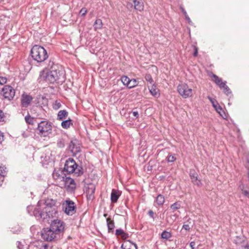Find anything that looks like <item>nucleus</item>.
<instances>
[{
  "label": "nucleus",
  "mask_w": 249,
  "mask_h": 249,
  "mask_svg": "<svg viewBox=\"0 0 249 249\" xmlns=\"http://www.w3.org/2000/svg\"><path fill=\"white\" fill-rule=\"evenodd\" d=\"M49 65H51V67L48 70V81L52 84L64 81L65 72L63 69L58 65L54 64L51 62H49Z\"/></svg>",
  "instance_id": "nucleus-1"
},
{
  "label": "nucleus",
  "mask_w": 249,
  "mask_h": 249,
  "mask_svg": "<svg viewBox=\"0 0 249 249\" xmlns=\"http://www.w3.org/2000/svg\"><path fill=\"white\" fill-rule=\"evenodd\" d=\"M65 226V223L62 220L58 219L53 220L48 230V241L59 238L64 231Z\"/></svg>",
  "instance_id": "nucleus-2"
},
{
  "label": "nucleus",
  "mask_w": 249,
  "mask_h": 249,
  "mask_svg": "<svg viewBox=\"0 0 249 249\" xmlns=\"http://www.w3.org/2000/svg\"><path fill=\"white\" fill-rule=\"evenodd\" d=\"M46 200L39 201L38 202V208H35L33 212V214L38 219H42L43 220H44L47 217V211L46 210L47 204H46ZM32 209L33 206H28L27 207V210L31 215L32 213L30 212V211H32Z\"/></svg>",
  "instance_id": "nucleus-3"
},
{
  "label": "nucleus",
  "mask_w": 249,
  "mask_h": 249,
  "mask_svg": "<svg viewBox=\"0 0 249 249\" xmlns=\"http://www.w3.org/2000/svg\"><path fill=\"white\" fill-rule=\"evenodd\" d=\"M64 170L68 174L74 173L77 176L83 174L82 167L79 166L75 161L71 158L66 160Z\"/></svg>",
  "instance_id": "nucleus-4"
},
{
  "label": "nucleus",
  "mask_w": 249,
  "mask_h": 249,
  "mask_svg": "<svg viewBox=\"0 0 249 249\" xmlns=\"http://www.w3.org/2000/svg\"><path fill=\"white\" fill-rule=\"evenodd\" d=\"M32 57L38 62H42L46 59L47 51L42 46L35 45L31 51Z\"/></svg>",
  "instance_id": "nucleus-5"
},
{
  "label": "nucleus",
  "mask_w": 249,
  "mask_h": 249,
  "mask_svg": "<svg viewBox=\"0 0 249 249\" xmlns=\"http://www.w3.org/2000/svg\"><path fill=\"white\" fill-rule=\"evenodd\" d=\"M59 206L60 203L56 199H48V216L49 217L56 216Z\"/></svg>",
  "instance_id": "nucleus-6"
},
{
  "label": "nucleus",
  "mask_w": 249,
  "mask_h": 249,
  "mask_svg": "<svg viewBox=\"0 0 249 249\" xmlns=\"http://www.w3.org/2000/svg\"><path fill=\"white\" fill-rule=\"evenodd\" d=\"M177 90L183 98H187L193 95V89L185 83L179 84L177 87Z\"/></svg>",
  "instance_id": "nucleus-7"
},
{
  "label": "nucleus",
  "mask_w": 249,
  "mask_h": 249,
  "mask_svg": "<svg viewBox=\"0 0 249 249\" xmlns=\"http://www.w3.org/2000/svg\"><path fill=\"white\" fill-rule=\"evenodd\" d=\"M65 213L69 215H72L76 213V207L75 203L70 199L66 200L62 204Z\"/></svg>",
  "instance_id": "nucleus-8"
},
{
  "label": "nucleus",
  "mask_w": 249,
  "mask_h": 249,
  "mask_svg": "<svg viewBox=\"0 0 249 249\" xmlns=\"http://www.w3.org/2000/svg\"><path fill=\"white\" fill-rule=\"evenodd\" d=\"M0 94L3 96L4 99L11 101L15 96V90L11 86L5 85L2 89Z\"/></svg>",
  "instance_id": "nucleus-9"
},
{
  "label": "nucleus",
  "mask_w": 249,
  "mask_h": 249,
  "mask_svg": "<svg viewBox=\"0 0 249 249\" xmlns=\"http://www.w3.org/2000/svg\"><path fill=\"white\" fill-rule=\"evenodd\" d=\"M60 185H64V188L68 192L73 191L76 188V184L73 179L65 176L64 180Z\"/></svg>",
  "instance_id": "nucleus-10"
},
{
  "label": "nucleus",
  "mask_w": 249,
  "mask_h": 249,
  "mask_svg": "<svg viewBox=\"0 0 249 249\" xmlns=\"http://www.w3.org/2000/svg\"><path fill=\"white\" fill-rule=\"evenodd\" d=\"M208 99L210 100L211 103H212L213 107L215 110V111L219 114L220 116H221L223 119H226L227 117V115L222 108V107L219 105L217 101L212 97L208 96Z\"/></svg>",
  "instance_id": "nucleus-11"
},
{
  "label": "nucleus",
  "mask_w": 249,
  "mask_h": 249,
  "mask_svg": "<svg viewBox=\"0 0 249 249\" xmlns=\"http://www.w3.org/2000/svg\"><path fill=\"white\" fill-rule=\"evenodd\" d=\"M33 98L30 95L23 93L21 97V106L23 107H28L32 101Z\"/></svg>",
  "instance_id": "nucleus-12"
},
{
  "label": "nucleus",
  "mask_w": 249,
  "mask_h": 249,
  "mask_svg": "<svg viewBox=\"0 0 249 249\" xmlns=\"http://www.w3.org/2000/svg\"><path fill=\"white\" fill-rule=\"evenodd\" d=\"M53 178L58 183H61L66 176H64L62 171L55 170L52 174Z\"/></svg>",
  "instance_id": "nucleus-13"
},
{
  "label": "nucleus",
  "mask_w": 249,
  "mask_h": 249,
  "mask_svg": "<svg viewBox=\"0 0 249 249\" xmlns=\"http://www.w3.org/2000/svg\"><path fill=\"white\" fill-rule=\"evenodd\" d=\"M37 130L41 136L46 137L47 136V122L42 121L38 125Z\"/></svg>",
  "instance_id": "nucleus-14"
},
{
  "label": "nucleus",
  "mask_w": 249,
  "mask_h": 249,
  "mask_svg": "<svg viewBox=\"0 0 249 249\" xmlns=\"http://www.w3.org/2000/svg\"><path fill=\"white\" fill-rule=\"evenodd\" d=\"M69 148L74 154H76L81 151L80 146L76 140L71 141L69 145Z\"/></svg>",
  "instance_id": "nucleus-15"
},
{
  "label": "nucleus",
  "mask_w": 249,
  "mask_h": 249,
  "mask_svg": "<svg viewBox=\"0 0 249 249\" xmlns=\"http://www.w3.org/2000/svg\"><path fill=\"white\" fill-rule=\"evenodd\" d=\"M121 249H138V247L135 243L127 240L122 244Z\"/></svg>",
  "instance_id": "nucleus-16"
},
{
  "label": "nucleus",
  "mask_w": 249,
  "mask_h": 249,
  "mask_svg": "<svg viewBox=\"0 0 249 249\" xmlns=\"http://www.w3.org/2000/svg\"><path fill=\"white\" fill-rule=\"evenodd\" d=\"M47 81V68H44L39 73L37 81L40 84L46 83Z\"/></svg>",
  "instance_id": "nucleus-17"
},
{
  "label": "nucleus",
  "mask_w": 249,
  "mask_h": 249,
  "mask_svg": "<svg viewBox=\"0 0 249 249\" xmlns=\"http://www.w3.org/2000/svg\"><path fill=\"white\" fill-rule=\"evenodd\" d=\"M190 178H191L192 182L194 184H195L198 186L201 185L202 183H201L200 180L198 179L197 175L196 173L195 172L192 173L191 171L190 173Z\"/></svg>",
  "instance_id": "nucleus-18"
},
{
  "label": "nucleus",
  "mask_w": 249,
  "mask_h": 249,
  "mask_svg": "<svg viewBox=\"0 0 249 249\" xmlns=\"http://www.w3.org/2000/svg\"><path fill=\"white\" fill-rule=\"evenodd\" d=\"M212 80L213 81L220 89H222V86H224L226 82H223L222 79L218 77L215 74H213L212 75Z\"/></svg>",
  "instance_id": "nucleus-19"
},
{
  "label": "nucleus",
  "mask_w": 249,
  "mask_h": 249,
  "mask_svg": "<svg viewBox=\"0 0 249 249\" xmlns=\"http://www.w3.org/2000/svg\"><path fill=\"white\" fill-rule=\"evenodd\" d=\"M134 8L140 12L142 11L144 9V4L142 0H134Z\"/></svg>",
  "instance_id": "nucleus-20"
},
{
  "label": "nucleus",
  "mask_w": 249,
  "mask_h": 249,
  "mask_svg": "<svg viewBox=\"0 0 249 249\" xmlns=\"http://www.w3.org/2000/svg\"><path fill=\"white\" fill-rule=\"evenodd\" d=\"M107 225L108 231L109 232H113L115 224L114 221L112 220L110 217H108L107 219Z\"/></svg>",
  "instance_id": "nucleus-21"
},
{
  "label": "nucleus",
  "mask_w": 249,
  "mask_h": 249,
  "mask_svg": "<svg viewBox=\"0 0 249 249\" xmlns=\"http://www.w3.org/2000/svg\"><path fill=\"white\" fill-rule=\"evenodd\" d=\"M115 234L117 236H120L124 240L128 238V234L125 232L124 231L121 229H117Z\"/></svg>",
  "instance_id": "nucleus-22"
},
{
  "label": "nucleus",
  "mask_w": 249,
  "mask_h": 249,
  "mask_svg": "<svg viewBox=\"0 0 249 249\" xmlns=\"http://www.w3.org/2000/svg\"><path fill=\"white\" fill-rule=\"evenodd\" d=\"M120 196L119 192L113 189L111 194V200L112 202L115 203L117 201Z\"/></svg>",
  "instance_id": "nucleus-23"
},
{
  "label": "nucleus",
  "mask_w": 249,
  "mask_h": 249,
  "mask_svg": "<svg viewBox=\"0 0 249 249\" xmlns=\"http://www.w3.org/2000/svg\"><path fill=\"white\" fill-rule=\"evenodd\" d=\"M68 112L65 110H60L57 114V119L59 121L63 120L67 118Z\"/></svg>",
  "instance_id": "nucleus-24"
},
{
  "label": "nucleus",
  "mask_w": 249,
  "mask_h": 249,
  "mask_svg": "<svg viewBox=\"0 0 249 249\" xmlns=\"http://www.w3.org/2000/svg\"><path fill=\"white\" fill-rule=\"evenodd\" d=\"M95 188L94 186L91 185L88 187L86 194L88 198H92L93 197V194L95 192Z\"/></svg>",
  "instance_id": "nucleus-25"
},
{
  "label": "nucleus",
  "mask_w": 249,
  "mask_h": 249,
  "mask_svg": "<svg viewBox=\"0 0 249 249\" xmlns=\"http://www.w3.org/2000/svg\"><path fill=\"white\" fill-rule=\"evenodd\" d=\"M151 87L149 88L150 93L155 97L158 96L159 95V90L156 88V86L155 84H151Z\"/></svg>",
  "instance_id": "nucleus-26"
},
{
  "label": "nucleus",
  "mask_w": 249,
  "mask_h": 249,
  "mask_svg": "<svg viewBox=\"0 0 249 249\" xmlns=\"http://www.w3.org/2000/svg\"><path fill=\"white\" fill-rule=\"evenodd\" d=\"M178 214L174 213L171 214L168 217H167V221L170 224H172L178 218Z\"/></svg>",
  "instance_id": "nucleus-27"
},
{
  "label": "nucleus",
  "mask_w": 249,
  "mask_h": 249,
  "mask_svg": "<svg viewBox=\"0 0 249 249\" xmlns=\"http://www.w3.org/2000/svg\"><path fill=\"white\" fill-rule=\"evenodd\" d=\"M72 125V121L71 119L63 121L61 123V126L64 129H68Z\"/></svg>",
  "instance_id": "nucleus-28"
},
{
  "label": "nucleus",
  "mask_w": 249,
  "mask_h": 249,
  "mask_svg": "<svg viewBox=\"0 0 249 249\" xmlns=\"http://www.w3.org/2000/svg\"><path fill=\"white\" fill-rule=\"evenodd\" d=\"M103 22L101 19H97L94 23V29L95 31H97L98 29H101L103 27Z\"/></svg>",
  "instance_id": "nucleus-29"
},
{
  "label": "nucleus",
  "mask_w": 249,
  "mask_h": 249,
  "mask_svg": "<svg viewBox=\"0 0 249 249\" xmlns=\"http://www.w3.org/2000/svg\"><path fill=\"white\" fill-rule=\"evenodd\" d=\"M165 202L164 197L161 195H159L155 200V203L158 206H162Z\"/></svg>",
  "instance_id": "nucleus-30"
},
{
  "label": "nucleus",
  "mask_w": 249,
  "mask_h": 249,
  "mask_svg": "<svg viewBox=\"0 0 249 249\" xmlns=\"http://www.w3.org/2000/svg\"><path fill=\"white\" fill-rule=\"evenodd\" d=\"M161 237L163 239L167 240L172 237V234L169 231H164L161 233Z\"/></svg>",
  "instance_id": "nucleus-31"
},
{
  "label": "nucleus",
  "mask_w": 249,
  "mask_h": 249,
  "mask_svg": "<svg viewBox=\"0 0 249 249\" xmlns=\"http://www.w3.org/2000/svg\"><path fill=\"white\" fill-rule=\"evenodd\" d=\"M180 204L178 202H176L170 206V209L174 213L175 211L180 209Z\"/></svg>",
  "instance_id": "nucleus-32"
},
{
  "label": "nucleus",
  "mask_w": 249,
  "mask_h": 249,
  "mask_svg": "<svg viewBox=\"0 0 249 249\" xmlns=\"http://www.w3.org/2000/svg\"><path fill=\"white\" fill-rule=\"evenodd\" d=\"M130 79L126 76H123L121 77V81L124 85H125L128 88L129 84H130Z\"/></svg>",
  "instance_id": "nucleus-33"
},
{
  "label": "nucleus",
  "mask_w": 249,
  "mask_h": 249,
  "mask_svg": "<svg viewBox=\"0 0 249 249\" xmlns=\"http://www.w3.org/2000/svg\"><path fill=\"white\" fill-rule=\"evenodd\" d=\"M130 84L128 85V88L131 89L133 88L138 85V82L135 79H132L130 80Z\"/></svg>",
  "instance_id": "nucleus-34"
},
{
  "label": "nucleus",
  "mask_w": 249,
  "mask_h": 249,
  "mask_svg": "<svg viewBox=\"0 0 249 249\" xmlns=\"http://www.w3.org/2000/svg\"><path fill=\"white\" fill-rule=\"evenodd\" d=\"M240 188L241 190L242 193L245 196L249 197V190L245 189V186L244 185L240 186Z\"/></svg>",
  "instance_id": "nucleus-35"
},
{
  "label": "nucleus",
  "mask_w": 249,
  "mask_h": 249,
  "mask_svg": "<svg viewBox=\"0 0 249 249\" xmlns=\"http://www.w3.org/2000/svg\"><path fill=\"white\" fill-rule=\"evenodd\" d=\"M145 79L150 84H154L153 78L150 74H149V73L146 74L145 76Z\"/></svg>",
  "instance_id": "nucleus-36"
},
{
  "label": "nucleus",
  "mask_w": 249,
  "mask_h": 249,
  "mask_svg": "<svg viewBox=\"0 0 249 249\" xmlns=\"http://www.w3.org/2000/svg\"><path fill=\"white\" fill-rule=\"evenodd\" d=\"M223 89V91H224V93L225 94H226L227 95H228V94H229L230 93H231L230 89L226 85V83H225L224 86L223 85V86H222V89Z\"/></svg>",
  "instance_id": "nucleus-37"
},
{
  "label": "nucleus",
  "mask_w": 249,
  "mask_h": 249,
  "mask_svg": "<svg viewBox=\"0 0 249 249\" xmlns=\"http://www.w3.org/2000/svg\"><path fill=\"white\" fill-rule=\"evenodd\" d=\"M26 122L28 124H33L34 118L31 117L30 115H27L25 117Z\"/></svg>",
  "instance_id": "nucleus-38"
},
{
  "label": "nucleus",
  "mask_w": 249,
  "mask_h": 249,
  "mask_svg": "<svg viewBox=\"0 0 249 249\" xmlns=\"http://www.w3.org/2000/svg\"><path fill=\"white\" fill-rule=\"evenodd\" d=\"M6 168L5 166L1 165H0V176H3V177H4L5 174H6Z\"/></svg>",
  "instance_id": "nucleus-39"
},
{
  "label": "nucleus",
  "mask_w": 249,
  "mask_h": 249,
  "mask_svg": "<svg viewBox=\"0 0 249 249\" xmlns=\"http://www.w3.org/2000/svg\"><path fill=\"white\" fill-rule=\"evenodd\" d=\"M176 158L175 155H170L167 157V161L168 162H173L176 160Z\"/></svg>",
  "instance_id": "nucleus-40"
},
{
  "label": "nucleus",
  "mask_w": 249,
  "mask_h": 249,
  "mask_svg": "<svg viewBox=\"0 0 249 249\" xmlns=\"http://www.w3.org/2000/svg\"><path fill=\"white\" fill-rule=\"evenodd\" d=\"M53 108L54 109H58L61 107V104L59 102L56 101L53 105Z\"/></svg>",
  "instance_id": "nucleus-41"
},
{
  "label": "nucleus",
  "mask_w": 249,
  "mask_h": 249,
  "mask_svg": "<svg viewBox=\"0 0 249 249\" xmlns=\"http://www.w3.org/2000/svg\"><path fill=\"white\" fill-rule=\"evenodd\" d=\"M7 82V78L5 77H0V84L3 85Z\"/></svg>",
  "instance_id": "nucleus-42"
},
{
  "label": "nucleus",
  "mask_w": 249,
  "mask_h": 249,
  "mask_svg": "<svg viewBox=\"0 0 249 249\" xmlns=\"http://www.w3.org/2000/svg\"><path fill=\"white\" fill-rule=\"evenodd\" d=\"M182 229L189 231L191 229V227L188 224H184L182 226Z\"/></svg>",
  "instance_id": "nucleus-43"
},
{
  "label": "nucleus",
  "mask_w": 249,
  "mask_h": 249,
  "mask_svg": "<svg viewBox=\"0 0 249 249\" xmlns=\"http://www.w3.org/2000/svg\"><path fill=\"white\" fill-rule=\"evenodd\" d=\"M5 115L2 110H0V122H3L4 120Z\"/></svg>",
  "instance_id": "nucleus-44"
},
{
  "label": "nucleus",
  "mask_w": 249,
  "mask_h": 249,
  "mask_svg": "<svg viewBox=\"0 0 249 249\" xmlns=\"http://www.w3.org/2000/svg\"><path fill=\"white\" fill-rule=\"evenodd\" d=\"M148 215L151 217L152 218H153L154 220L155 219V213H154V212L151 210H150L149 211H148Z\"/></svg>",
  "instance_id": "nucleus-45"
},
{
  "label": "nucleus",
  "mask_w": 249,
  "mask_h": 249,
  "mask_svg": "<svg viewBox=\"0 0 249 249\" xmlns=\"http://www.w3.org/2000/svg\"><path fill=\"white\" fill-rule=\"evenodd\" d=\"M87 13V10L85 8H83L81 9L80 13L82 14V16H85Z\"/></svg>",
  "instance_id": "nucleus-46"
},
{
  "label": "nucleus",
  "mask_w": 249,
  "mask_h": 249,
  "mask_svg": "<svg viewBox=\"0 0 249 249\" xmlns=\"http://www.w3.org/2000/svg\"><path fill=\"white\" fill-rule=\"evenodd\" d=\"M38 99L40 102L41 101L46 100L45 95H39L38 97Z\"/></svg>",
  "instance_id": "nucleus-47"
},
{
  "label": "nucleus",
  "mask_w": 249,
  "mask_h": 249,
  "mask_svg": "<svg viewBox=\"0 0 249 249\" xmlns=\"http://www.w3.org/2000/svg\"><path fill=\"white\" fill-rule=\"evenodd\" d=\"M43 232H42L41 233V236L42 237V238L44 240H47V235H46V234L45 233V229H43Z\"/></svg>",
  "instance_id": "nucleus-48"
},
{
  "label": "nucleus",
  "mask_w": 249,
  "mask_h": 249,
  "mask_svg": "<svg viewBox=\"0 0 249 249\" xmlns=\"http://www.w3.org/2000/svg\"><path fill=\"white\" fill-rule=\"evenodd\" d=\"M4 140V135L2 132L0 131V143Z\"/></svg>",
  "instance_id": "nucleus-49"
},
{
  "label": "nucleus",
  "mask_w": 249,
  "mask_h": 249,
  "mask_svg": "<svg viewBox=\"0 0 249 249\" xmlns=\"http://www.w3.org/2000/svg\"><path fill=\"white\" fill-rule=\"evenodd\" d=\"M190 246L191 247L192 249H195V242H194V241L191 242L190 243Z\"/></svg>",
  "instance_id": "nucleus-50"
},
{
  "label": "nucleus",
  "mask_w": 249,
  "mask_h": 249,
  "mask_svg": "<svg viewBox=\"0 0 249 249\" xmlns=\"http://www.w3.org/2000/svg\"><path fill=\"white\" fill-rule=\"evenodd\" d=\"M4 178L3 176H0V186L2 185V183L4 180Z\"/></svg>",
  "instance_id": "nucleus-51"
},
{
  "label": "nucleus",
  "mask_w": 249,
  "mask_h": 249,
  "mask_svg": "<svg viewBox=\"0 0 249 249\" xmlns=\"http://www.w3.org/2000/svg\"><path fill=\"white\" fill-rule=\"evenodd\" d=\"M198 53V50L197 48L196 47H195V52L194 53V56H196Z\"/></svg>",
  "instance_id": "nucleus-52"
},
{
  "label": "nucleus",
  "mask_w": 249,
  "mask_h": 249,
  "mask_svg": "<svg viewBox=\"0 0 249 249\" xmlns=\"http://www.w3.org/2000/svg\"><path fill=\"white\" fill-rule=\"evenodd\" d=\"M133 115L134 117H136V118H138L139 117V113L138 111H133L132 112Z\"/></svg>",
  "instance_id": "nucleus-53"
},
{
  "label": "nucleus",
  "mask_w": 249,
  "mask_h": 249,
  "mask_svg": "<svg viewBox=\"0 0 249 249\" xmlns=\"http://www.w3.org/2000/svg\"><path fill=\"white\" fill-rule=\"evenodd\" d=\"M185 18L188 21L189 23L191 22V19L188 15H186Z\"/></svg>",
  "instance_id": "nucleus-54"
},
{
  "label": "nucleus",
  "mask_w": 249,
  "mask_h": 249,
  "mask_svg": "<svg viewBox=\"0 0 249 249\" xmlns=\"http://www.w3.org/2000/svg\"><path fill=\"white\" fill-rule=\"evenodd\" d=\"M44 160H45L44 162L43 160H42L40 162L42 163V165L43 166H44V165L46 164V163H45V161H46L45 158H44Z\"/></svg>",
  "instance_id": "nucleus-55"
},
{
  "label": "nucleus",
  "mask_w": 249,
  "mask_h": 249,
  "mask_svg": "<svg viewBox=\"0 0 249 249\" xmlns=\"http://www.w3.org/2000/svg\"><path fill=\"white\" fill-rule=\"evenodd\" d=\"M182 12H183V13L185 17H186V15H188L186 12L184 10H183Z\"/></svg>",
  "instance_id": "nucleus-56"
},
{
  "label": "nucleus",
  "mask_w": 249,
  "mask_h": 249,
  "mask_svg": "<svg viewBox=\"0 0 249 249\" xmlns=\"http://www.w3.org/2000/svg\"><path fill=\"white\" fill-rule=\"evenodd\" d=\"M18 247L19 249H22V248L20 247V242H18Z\"/></svg>",
  "instance_id": "nucleus-57"
},
{
  "label": "nucleus",
  "mask_w": 249,
  "mask_h": 249,
  "mask_svg": "<svg viewBox=\"0 0 249 249\" xmlns=\"http://www.w3.org/2000/svg\"><path fill=\"white\" fill-rule=\"evenodd\" d=\"M107 215V214H104V216H106Z\"/></svg>",
  "instance_id": "nucleus-58"
},
{
  "label": "nucleus",
  "mask_w": 249,
  "mask_h": 249,
  "mask_svg": "<svg viewBox=\"0 0 249 249\" xmlns=\"http://www.w3.org/2000/svg\"><path fill=\"white\" fill-rule=\"evenodd\" d=\"M49 130L48 129V130H47L48 133H49Z\"/></svg>",
  "instance_id": "nucleus-59"
},
{
  "label": "nucleus",
  "mask_w": 249,
  "mask_h": 249,
  "mask_svg": "<svg viewBox=\"0 0 249 249\" xmlns=\"http://www.w3.org/2000/svg\"><path fill=\"white\" fill-rule=\"evenodd\" d=\"M247 249H249V246L247 247Z\"/></svg>",
  "instance_id": "nucleus-60"
}]
</instances>
